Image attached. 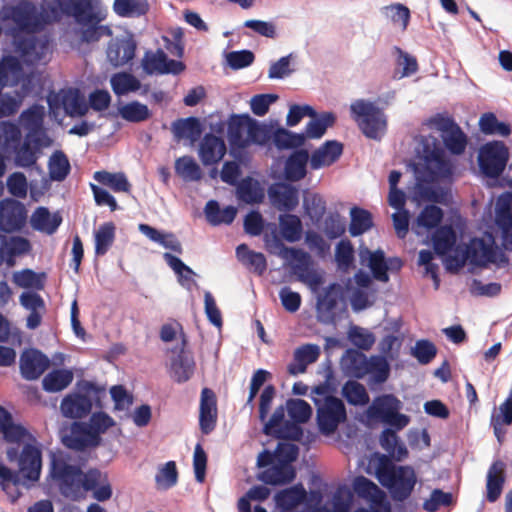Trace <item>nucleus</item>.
Returning <instances> with one entry per match:
<instances>
[{
	"instance_id": "nucleus-1",
	"label": "nucleus",
	"mask_w": 512,
	"mask_h": 512,
	"mask_svg": "<svg viewBox=\"0 0 512 512\" xmlns=\"http://www.w3.org/2000/svg\"><path fill=\"white\" fill-rule=\"evenodd\" d=\"M49 475L57 484L60 494L71 500L80 499L101 481L100 470L94 468L83 472L80 466L72 464L63 453L52 455Z\"/></svg>"
},
{
	"instance_id": "nucleus-2",
	"label": "nucleus",
	"mask_w": 512,
	"mask_h": 512,
	"mask_svg": "<svg viewBox=\"0 0 512 512\" xmlns=\"http://www.w3.org/2000/svg\"><path fill=\"white\" fill-rule=\"evenodd\" d=\"M332 373L326 376V381L311 390V399L316 406V421L321 434L330 436L347 420V411L344 402L333 396V387L330 384Z\"/></svg>"
},
{
	"instance_id": "nucleus-3",
	"label": "nucleus",
	"mask_w": 512,
	"mask_h": 512,
	"mask_svg": "<svg viewBox=\"0 0 512 512\" xmlns=\"http://www.w3.org/2000/svg\"><path fill=\"white\" fill-rule=\"evenodd\" d=\"M376 478L385 487L393 501L407 500L417 482L416 473L409 466H396L386 456H382L376 469Z\"/></svg>"
},
{
	"instance_id": "nucleus-4",
	"label": "nucleus",
	"mask_w": 512,
	"mask_h": 512,
	"mask_svg": "<svg viewBox=\"0 0 512 512\" xmlns=\"http://www.w3.org/2000/svg\"><path fill=\"white\" fill-rule=\"evenodd\" d=\"M53 13H48L46 4L38 8L33 2L22 0L15 5L3 6L0 20L12 21L20 31L38 33L52 23Z\"/></svg>"
},
{
	"instance_id": "nucleus-5",
	"label": "nucleus",
	"mask_w": 512,
	"mask_h": 512,
	"mask_svg": "<svg viewBox=\"0 0 512 512\" xmlns=\"http://www.w3.org/2000/svg\"><path fill=\"white\" fill-rule=\"evenodd\" d=\"M350 117L368 139L380 142L388 130L384 110L368 99H356L350 104Z\"/></svg>"
},
{
	"instance_id": "nucleus-6",
	"label": "nucleus",
	"mask_w": 512,
	"mask_h": 512,
	"mask_svg": "<svg viewBox=\"0 0 512 512\" xmlns=\"http://www.w3.org/2000/svg\"><path fill=\"white\" fill-rule=\"evenodd\" d=\"M403 403L393 394H382L373 399L366 411L371 420L380 421L395 430H402L410 423V417L400 413Z\"/></svg>"
},
{
	"instance_id": "nucleus-7",
	"label": "nucleus",
	"mask_w": 512,
	"mask_h": 512,
	"mask_svg": "<svg viewBox=\"0 0 512 512\" xmlns=\"http://www.w3.org/2000/svg\"><path fill=\"white\" fill-rule=\"evenodd\" d=\"M509 158V150L502 141L484 144L478 154L481 172L488 178H498L504 171Z\"/></svg>"
},
{
	"instance_id": "nucleus-8",
	"label": "nucleus",
	"mask_w": 512,
	"mask_h": 512,
	"mask_svg": "<svg viewBox=\"0 0 512 512\" xmlns=\"http://www.w3.org/2000/svg\"><path fill=\"white\" fill-rule=\"evenodd\" d=\"M251 116L248 114H232L227 121V139L230 155L242 161L248 148V127Z\"/></svg>"
},
{
	"instance_id": "nucleus-9",
	"label": "nucleus",
	"mask_w": 512,
	"mask_h": 512,
	"mask_svg": "<svg viewBox=\"0 0 512 512\" xmlns=\"http://www.w3.org/2000/svg\"><path fill=\"white\" fill-rule=\"evenodd\" d=\"M15 50L26 66H35L47 63L50 45L46 38L21 37L15 41Z\"/></svg>"
},
{
	"instance_id": "nucleus-10",
	"label": "nucleus",
	"mask_w": 512,
	"mask_h": 512,
	"mask_svg": "<svg viewBox=\"0 0 512 512\" xmlns=\"http://www.w3.org/2000/svg\"><path fill=\"white\" fill-rule=\"evenodd\" d=\"M56 4L47 5L48 13H53L52 23L59 21L62 15L72 17L75 22H84L95 19L92 13L94 0H55Z\"/></svg>"
},
{
	"instance_id": "nucleus-11",
	"label": "nucleus",
	"mask_w": 512,
	"mask_h": 512,
	"mask_svg": "<svg viewBox=\"0 0 512 512\" xmlns=\"http://www.w3.org/2000/svg\"><path fill=\"white\" fill-rule=\"evenodd\" d=\"M285 254H289L293 259L292 272L299 281L314 290L322 284L323 277L312 267L311 256L307 252L296 248H286ZM284 257L287 256L284 255Z\"/></svg>"
},
{
	"instance_id": "nucleus-12",
	"label": "nucleus",
	"mask_w": 512,
	"mask_h": 512,
	"mask_svg": "<svg viewBox=\"0 0 512 512\" xmlns=\"http://www.w3.org/2000/svg\"><path fill=\"white\" fill-rule=\"evenodd\" d=\"M141 64L148 75H178L185 69V65L181 61L169 59L161 49L146 51Z\"/></svg>"
},
{
	"instance_id": "nucleus-13",
	"label": "nucleus",
	"mask_w": 512,
	"mask_h": 512,
	"mask_svg": "<svg viewBox=\"0 0 512 512\" xmlns=\"http://www.w3.org/2000/svg\"><path fill=\"white\" fill-rule=\"evenodd\" d=\"M27 219V210L23 203L12 198L0 201V230L6 233L22 229Z\"/></svg>"
},
{
	"instance_id": "nucleus-14",
	"label": "nucleus",
	"mask_w": 512,
	"mask_h": 512,
	"mask_svg": "<svg viewBox=\"0 0 512 512\" xmlns=\"http://www.w3.org/2000/svg\"><path fill=\"white\" fill-rule=\"evenodd\" d=\"M343 300V289L338 283H332L323 289L317 297L318 318L323 323H331L335 319L336 309Z\"/></svg>"
},
{
	"instance_id": "nucleus-15",
	"label": "nucleus",
	"mask_w": 512,
	"mask_h": 512,
	"mask_svg": "<svg viewBox=\"0 0 512 512\" xmlns=\"http://www.w3.org/2000/svg\"><path fill=\"white\" fill-rule=\"evenodd\" d=\"M136 42L132 35L112 38L107 46L106 55L113 67H122L133 60Z\"/></svg>"
},
{
	"instance_id": "nucleus-16",
	"label": "nucleus",
	"mask_w": 512,
	"mask_h": 512,
	"mask_svg": "<svg viewBox=\"0 0 512 512\" xmlns=\"http://www.w3.org/2000/svg\"><path fill=\"white\" fill-rule=\"evenodd\" d=\"M227 153V146L221 136L206 133L199 142L198 157L204 166H213L222 161Z\"/></svg>"
},
{
	"instance_id": "nucleus-17",
	"label": "nucleus",
	"mask_w": 512,
	"mask_h": 512,
	"mask_svg": "<svg viewBox=\"0 0 512 512\" xmlns=\"http://www.w3.org/2000/svg\"><path fill=\"white\" fill-rule=\"evenodd\" d=\"M101 438L92 431L87 423L74 422L70 433L63 437V444L76 451H84L87 448L99 445Z\"/></svg>"
},
{
	"instance_id": "nucleus-18",
	"label": "nucleus",
	"mask_w": 512,
	"mask_h": 512,
	"mask_svg": "<svg viewBox=\"0 0 512 512\" xmlns=\"http://www.w3.org/2000/svg\"><path fill=\"white\" fill-rule=\"evenodd\" d=\"M39 152L40 140L37 135L26 133L23 140L8 153L14 156L16 167L30 168L36 164Z\"/></svg>"
},
{
	"instance_id": "nucleus-19",
	"label": "nucleus",
	"mask_w": 512,
	"mask_h": 512,
	"mask_svg": "<svg viewBox=\"0 0 512 512\" xmlns=\"http://www.w3.org/2000/svg\"><path fill=\"white\" fill-rule=\"evenodd\" d=\"M48 357L37 349H27L20 356V372L26 380L38 379L49 367Z\"/></svg>"
},
{
	"instance_id": "nucleus-20",
	"label": "nucleus",
	"mask_w": 512,
	"mask_h": 512,
	"mask_svg": "<svg viewBox=\"0 0 512 512\" xmlns=\"http://www.w3.org/2000/svg\"><path fill=\"white\" fill-rule=\"evenodd\" d=\"M495 257L496 251L491 245L483 239L474 238L466 246L462 260H457V266L461 267L469 261L472 265L485 267L488 263L495 262Z\"/></svg>"
},
{
	"instance_id": "nucleus-21",
	"label": "nucleus",
	"mask_w": 512,
	"mask_h": 512,
	"mask_svg": "<svg viewBox=\"0 0 512 512\" xmlns=\"http://www.w3.org/2000/svg\"><path fill=\"white\" fill-rule=\"evenodd\" d=\"M271 204L278 210L290 212L299 204V191L287 183H275L268 189Z\"/></svg>"
},
{
	"instance_id": "nucleus-22",
	"label": "nucleus",
	"mask_w": 512,
	"mask_h": 512,
	"mask_svg": "<svg viewBox=\"0 0 512 512\" xmlns=\"http://www.w3.org/2000/svg\"><path fill=\"white\" fill-rule=\"evenodd\" d=\"M92 13L96 18L84 22H76L81 26V40L83 42L92 43L100 40L104 36H111L112 30L109 26L101 25L106 14L96 6L92 8Z\"/></svg>"
},
{
	"instance_id": "nucleus-23",
	"label": "nucleus",
	"mask_w": 512,
	"mask_h": 512,
	"mask_svg": "<svg viewBox=\"0 0 512 512\" xmlns=\"http://www.w3.org/2000/svg\"><path fill=\"white\" fill-rule=\"evenodd\" d=\"M60 409L66 418H84L92 410V400L81 393L68 394L62 399Z\"/></svg>"
},
{
	"instance_id": "nucleus-24",
	"label": "nucleus",
	"mask_w": 512,
	"mask_h": 512,
	"mask_svg": "<svg viewBox=\"0 0 512 512\" xmlns=\"http://www.w3.org/2000/svg\"><path fill=\"white\" fill-rule=\"evenodd\" d=\"M343 152V145L336 140H328L316 149L311 157L310 166L313 170H318L325 166H330L336 162Z\"/></svg>"
},
{
	"instance_id": "nucleus-25",
	"label": "nucleus",
	"mask_w": 512,
	"mask_h": 512,
	"mask_svg": "<svg viewBox=\"0 0 512 512\" xmlns=\"http://www.w3.org/2000/svg\"><path fill=\"white\" fill-rule=\"evenodd\" d=\"M307 499L304 486L299 483L277 492L274 496L275 504L280 512H295V509Z\"/></svg>"
},
{
	"instance_id": "nucleus-26",
	"label": "nucleus",
	"mask_w": 512,
	"mask_h": 512,
	"mask_svg": "<svg viewBox=\"0 0 512 512\" xmlns=\"http://www.w3.org/2000/svg\"><path fill=\"white\" fill-rule=\"evenodd\" d=\"M309 152L298 149L292 152L284 164V177L287 181L298 182L306 177Z\"/></svg>"
},
{
	"instance_id": "nucleus-27",
	"label": "nucleus",
	"mask_w": 512,
	"mask_h": 512,
	"mask_svg": "<svg viewBox=\"0 0 512 512\" xmlns=\"http://www.w3.org/2000/svg\"><path fill=\"white\" fill-rule=\"evenodd\" d=\"M296 477L293 465L274 461L272 465L260 473L258 479L268 485H285L291 483Z\"/></svg>"
},
{
	"instance_id": "nucleus-28",
	"label": "nucleus",
	"mask_w": 512,
	"mask_h": 512,
	"mask_svg": "<svg viewBox=\"0 0 512 512\" xmlns=\"http://www.w3.org/2000/svg\"><path fill=\"white\" fill-rule=\"evenodd\" d=\"M171 131L177 140L187 139L194 143L201 137L202 125L197 117L190 116L175 120L171 125Z\"/></svg>"
},
{
	"instance_id": "nucleus-29",
	"label": "nucleus",
	"mask_w": 512,
	"mask_h": 512,
	"mask_svg": "<svg viewBox=\"0 0 512 512\" xmlns=\"http://www.w3.org/2000/svg\"><path fill=\"white\" fill-rule=\"evenodd\" d=\"M30 223L35 230L52 235L61 225L62 217L58 212L51 214L48 208L38 207L33 212Z\"/></svg>"
},
{
	"instance_id": "nucleus-30",
	"label": "nucleus",
	"mask_w": 512,
	"mask_h": 512,
	"mask_svg": "<svg viewBox=\"0 0 512 512\" xmlns=\"http://www.w3.org/2000/svg\"><path fill=\"white\" fill-rule=\"evenodd\" d=\"M195 369V361L193 356L182 349L171 360L170 372L171 377L178 383L188 381Z\"/></svg>"
},
{
	"instance_id": "nucleus-31",
	"label": "nucleus",
	"mask_w": 512,
	"mask_h": 512,
	"mask_svg": "<svg viewBox=\"0 0 512 512\" xmlns=\"http://www.w3.org/2000/svg\"><path fill=\"white\" fill-rule=\"evenodd\" d=\"M443 210L434 204L426 205L418 214L416 220L412 225V230L417 234L421 235L420 229L432 230L437 229L441 221L443 220Z\"/></svg>"
},
{
	"instance_id": "nucleus-32",
	"label": "nucleus",
	"mask_w": 512,
	"mask_h": 512,
	"mask_svg": "<svg viewBox=\"0 0 512 512\" xmlns=\"http://www.w3.org/2000/svg\"><path fill=\"white\" fill-rule=\"evenodd\" d=\"M504 483V463L500 460L494 461L488 469L486 482L487 500L490 503L499 499Z\"/></svg>"
},
{
	"instance_id": "nucleus-33",
	"label": "nucleus",
	"mask_w": 512,
	"mask_h": 512,
	"mask_svg": "<svg viewBox=\"0 0 512 512\" xmlns=\"http://www.w3.org/2000/svg\"><path fill=\"white\" fill-rule=\"evenodd\" d=\"M236 197L240 202L246 204H259L265 197L264 189L258 180L248 176L236 185Z\"/></svg>"
},
{
	"instance_id": "nucleus-34",
	"label": "nucleus",
	"mask_w": 512,
	"mask_h": 512,
	"mask_svg": "<svg viewBox=\"0 0 512 512\" xmlns=\"http://www.w3.org/2000/svg\"><path fill=\"white\" fill-rule=\"evenodd\" d=\"M395 429L385 428L379 437V443L383 450L387 452L385 455L388 459L392 457L397 461L403 460L408 455L405 444L397 436Z\"/></svg>"
},
{
	"instance_id": "nucleus-35",
	"label": "nucleus",
	"mask_w": 512,
	"mask_h": 512,
	"mask_svg": "<svg viewBox=\"0 0 512 512\" xmlns=\"http://www.w3.org/2000/svg\"><path fill=\"white\" fill-rule=\"evenodd\" d=\"M306 141L304 133H295L275 123L272 143L279 151L297 149Z\"/></svg>"
},
{
	"instance_id": "nucleus-36",
	"label": "nucleus",
	"mask_w": 512,
	"mask_h": 512,
	"mask_svg": "<svg viewBox=\"0 0 512 512\" xmlns=\"http://www.w3.org/2000/svg\"><path fill=\"white\" fill-rule=\"evenodd\" d=\"M204 213L208 223L212 226L230 225L237 215V208L226 206L224 209H221L216 200H210L205 205Z\"/></svg>"
},
{
	"instance_id": "nucleus-37",
	"label": "nucleus",
	"mask_w": 512,
	"mask_h": 512,
	"mask_svg": "<svg viewBox=\"0 0 512 512\" xmlns=\"http://www.w3.org/2000/svg\"><path fill=\"white\" fill-rule=\"evenodd\" d=\"M457 234L451 225L438 227L432 234L434 252L439 256L449 253L455 246Z\"/></svg>"
},
{
	"instance_id": "nucleus-38",
	"label": "nucleus",
	"mask_w": 512,
	"mask_h": 512,
	"mask_svg": "<svg viewBox=\"0 0 512 512\" xmlns=\"http://www.w3.org/2000/svg\"><path fill=\"white\" fill-rule=\"evenodd\" d=\"M163 258L177 276L179 284L190 290L195 285L194 276H196V273L179 257L169 252L164 253Z\"/></svg>"
},
{
	"instance_id": "nucleus-39",
	"label": "nucleus",
	"mask_w": 512,
	"mask_h": 512,
	"mask_svg": "<svg viewBox=\"0 0 512 512\" xmlns=\"http://www.w3.org/2000/svg\"><path fill=\"white\" fill-rule=\"evenodd\" d=\"M275 123L259 122L251 117L248 127V147L252 144L264 147L267 146L273 137Z\"/></svg>"
},
{
	"instance_id": "nucleus-40",
	"label": "nucleus",
	"mask_w": 512,
	"mask_h": 512,
	"mask_svg": "<svg viewBox=\"0 0 512 512\" xmlns=\"http://www.w3.org/2000/svg\"><path fill=\"white\" fill-rule=\"evenodd\" d=\"M175 173L184 182H198L202 179V169L196 160L189 155L181 156L175 160Z\"/></svg>"
},
{
	"instance_id": "nucleus-41",
	"label": "nucleus",
	"mask_w": 512,
	"mask_h": 512,
	"mask_svg": "<svg viewBox=\"0 0 512 512\" xmlns=\"http://www.w3.org/2000/svg\"><path fill=\"white\" fill-rule=\"evenodd\" d=\"M61 104L65 113L71 117L84 116L88 111L85 98L78 90L64 91L61 96Z\"/></svg>"
},
{
	"instance_id": "nucleus-42",
	"label": "nucleus",
	"mask_w": 512,
	"mask_h": 512,
	"mask_svg": "<svg viewBox=\"0 0 512 512\" xmlns=\"http://www.w3.org/2000/svg\"><path fill=\"white\" fill-rule=\"evenodd\" d=\"M110 84L113 92L118 96L127 95L142 88L140 80L127 72L113 74L110 78Z\"/></svg>"
},
{
	"instance_id": "nucleus-43",
	"label": "nucleus",
	"mask_w": 512,
	"mask_h": 512,
	"mask_svg": "<svg viewBox=\"0 0 512 512\" xmlns=\"http://www.w3.org/2000/svg\"><path fill=\"white\" fill-rule=\"evenodd\" d=\"M119 116L131 123H141L152 116V112L147 105L139 101H131L118 108Z\"/></svg>"
},
{
	"instance_id": "nucleus-44",
	"label": "nucleus",
	"mask_w": 512,
	"mask_h": 512,
	"mask_svg": "<svg viewBox=\"0 0 512 512\" xmlns=\"http://www.w3.org/2000/svg\"><path fill=\"white\" fill-rule=\"evenodd\" d=\"M279 228L282 237L286 241L294 243L301 239L303 228L298 216L289 213L280 215Z\"/></svg>"
},
{
	"instance_id": "nucleus-45",
	"label": "nucleus",
	"mask_w": 512,
	"mask_h": 512,
	"mask_svg": "<svg viewBox=\"0 0 512 512\" xmlns=\"http://www.w3.org/2000/svg\"><path fill=\"white\" fill-rule=\"evenodd\" d=\"M312 119L306 124L305 128V137L310 139H319L321 138L326 130L333 126L336 121V117L332 112H324L315 117H311Z\"/></svg>"
},
{
	"instance_id": "nucleus-46",
	"label": "nucleus",
	"mask_w": 512,
	"mask_h": 512,
	"mask_svg": "<svg viewBox=\"0 0 512 512\" xmlns=\"http://www.w3.org/2000/svg\"><path fill=\"white\" fill-rule=\"evenodd\" d=\"M72 381L73 373L70 370L56 369L43 378L42 386L47 392H59L68 387Z\"/></svg>"
},
{
	"instance_id": "nucleus-47",
	"label": "nucleus",
	"mask_w": 512,
	"mask_h": 512,
	"mask_svg": "<svg viewBox=\"0 0 512 512\" xmlns=\"http://www.w3.org/2000/svg\"><path fill=\"white\" fill-rule=\"evenodd\" d=\"M46 274L37 273L32 269H23L13 273V282L24 289L42 290L45 286Z\"/></svg>"
},
{
	"instance_id": "nucleus-48",
	"label": "nucleus",
	"mask_w": 512,
	"mask_h": 512,
	"mask_svg": "<svg viewBox=\"0 0 512 512\" xmlns=\"http://www.w3.org/2000/svg\"><path fill=\"white\" fill-rule=\"evenodd\" d=\"M426 166L430 170L431 180L448 178L452 174L451 164L444 159L439 150H432L426 157Z\"/></svg>"
},
{
	"instance_id": "nucleus-49",
	"label": "nucleus",
	"mask_w": 512,
	"mask_h": 512,
	"mask_svg": "<svg viewBox=\"0 0 512 512\" xmlns=\"http://www.w3.org/2000/svg\"><path fill=\"white\" fill-rule=\"evenodd\" d=\"M93 178L102 185L108 186L114 192H129L131 185L124 173L96 171Z\"/></svg>"
},
{
	"instance_id": "nucleus-50",
	"label": "nucleus",
	"mask_w": 512,
	"mask_h": 512,
	"mask_svg": "<svg viewBox=\"0 0 512 512\" xmlns=\"http://www.w3.org/2000/svg\"><path fill=\"white\" fill-rule=\"evenodd\" d=\"M351 222L349 232L351 236L356 237L367 232L373 225L372 215L369 211L353 207L350 211Z\"/></svg>"
},
{
	"instance_id": "nucleus-51",
	"label": "nucleus",
	"mask_w": 512,
	"mask_h": 512,
	"mask_svg": "<svg viewBox=\"0 0 512 512\" xmlns=\"http://www.w3.org/2000/svg\"><path fill=\"white\" fill-rule=\"evenodd\" d=\"M495 223L500 228H512V195L502 194L495 207Z\"/></svg>"
},
{
	"instance_id": "nucleus-52",
	"label": "nucleus",
	"mask_w": 512,
	"mask_h": 512,
	"mask_svg": "<svg viewBox=\"0 0 512 512\" xmlns=\"http://www.w3.org/2000/svg\"><path fill=\"white\" fill-rule=\"evenodd\" d=\"M19 126L13 122L3 121L0 124V145L8 153L22 141Z\"/></svg>"
},
{
	"instance_id": "nucleus-53",
	"label": "nucleus",
	"mask_w": 512,
	"mask_h": 512,
	"mask_svg": "<svg viewBox=\"0 0 512 512\" xmlns=\"http://www.w3.org/2000/svg\"><path fill=\"white\" fill-rule=\"evenodd\" d=\"M480 130L486 135H499L507 137L511 134V127L497 119L494 113H484L479 120Z\"/></svg>"
},
{
	"instance_id": "nucleus-54",
	"label": "nucleus",
	"mask_w": 512,
	"mask_h": 512,
	"mask_svg": "<svg viewBox=\"0 0 512 512\" xmlns=\"http://www.w3.org/2000/svg\"><path fill=\"white\" fill-rule=\"evenodd\" d=\"M114 12L121 17H139L148 11L146 0H115Z\"/></svg>"
},
{
	"instance_id": "nucleus-55",
	"label": "nucleus",
	"mask_w": 512,
	"mask_h": 512,
	"mask_svg": "<svg viewBox=\"0 0 512 512\" xmlns=\"http://www.w3.org/2000/svg\"><path fill=\"white\" fill-rule=\"evenodd\" d=\"M115 238V225L106 222L95 232V253L98 256L105 255L112 246Z\"/></svg>"
},
{
	"instance_id": "nucleus-56",
	"label": "nucleus",
	"mask_w": 512,
	"mask_h": 512,
	"mask_svg": "<svg viewBox=\"0 0 512 512\" xmlns=\"http://www.w3.org/2000/svg\"><path fill=\"white\" fill-rule=\"evenodd\" d=\"M343 368L354 376H361L366 371V356L354 349H348L342 359Z\"/></svg>"
},
{
	"instance_id": "nucleus-57",
	"label": "nucleus",
	"mask_w": 512,
	"mask_h": 512,
	"mask_svg": "<svg viewBox=\"0 0 512 512\" xmlns=\"http://www.w3.org/2000/svg\"><path fill=\"white\" fill-rule=\"evenodd\" d=\"M49 176L53 181H63L70 172V163L62 151H55L48 163Z\"/></svg>"
},
{
	"instance_id": "nucleus-58",
	"label": "nucleus",
	"mask_w": 512,
	"mask_h": 512,
	"mask_svg": "<svg viewBox=\"0 0 512 512\" xmlns=\"http://www.w3.org/2000/svg\"><path fill=\"white\" fill-rule=\"evenodd\" d=\"M342 395L347 402L354 406L366 405L369 402V395L363 384L349 380L342 387Z\"/></svg>"
},
{
	"instance_id": "nucleus-59",
	"label": "nucleus",
	"mask_w": 512,
	"mask_h": 512,
	"mask_svg": "<svg viewBox=\"0 0 512 512\" xmlns=\"http://www.w3.org/2000/svg\"><path fill=\"white\" fill-rule=\"evenodd\" d=\"M44 110L42 106L34 105L20 114V122L27 133L37 135L42 127Z\"/></svg>"
},
{
	"instance_id": "nucleus-60",
	"label": "nucleus",
	"mask_w": 512,
	"mask_h": 512,
	"mask_svg": "<svg viewBox=\"0 0 512 512\" xmlns=\"http://www.w3.org/2000/svg\"><path fill=\"white\" fill-rule=\"evenodd\" d=\"M288 416L295 423H306L312 416V407L302 399L291 398L286 402Z\"/></svg>"
},
{
	"instance_id": "nucleus-61",
	"label": "nucleus",
	"mask_w": 512,
	"mask_h": 512,
	"mask_svg": "<svg viewBox=\"0 0 512 512\" xmlns=\"http://www.w3.org/2000/svg\"><path fill=\"white\" fill-rule=\"evenodd\" d=\"M366 253L369 255L368 267L370 268L373 277L380 282L387 283L389 281V275L387 273L384 251L381 249L374 252L366 250Z\"/></svg>"
},
{
	"instance_id": "nucleus-62",
	"label": "nucleus",
	"mask_w": 512,
	"mask_h": 512,
	"mask_svg": "<svg viewBox=\"0 0 512 512\" xmlns=\"http://www.w3.org/2000/svg\"><path fill=\"white\" fill-rule=\"evenodd\" d=\"M178 481V472L176 463L168 461L158 469L155 476V482L158 489L168 490L175 486Z\"/></svg>"
},
{
	"instance_id": "nucleus-63",
	"label": "nucleus",
	"mask_w": 512,
	"mask_h": 512,
	"mask_svg": "<svg viewBox=\"0 0 512 512\" xmlns=\"http://www.w3.org/2000/svg\"><path fill=\"white\" fill-rule=\"evenodd\" d=\"M441 137L445 147L450 153L460 155L465 151L467 136L459 126L441 135Z\"/></svg>"
},
{
	"instance_id": "nucleus-64",
	"label": "nucleus",
	"mask_w": 512,
	"mask_h": 512,
	"mask_svg": "<svg viewBox=\"0 0 512 512\" xmlns=\"http://www.w3.org/2000/svg\"><path fill=\"white\" fill-rule=\"evenodd\" d=\"M375 290L356 288L352 290L349 300L354 312L363 311L375 302Z\"/></svg>"
}]
</instances>
